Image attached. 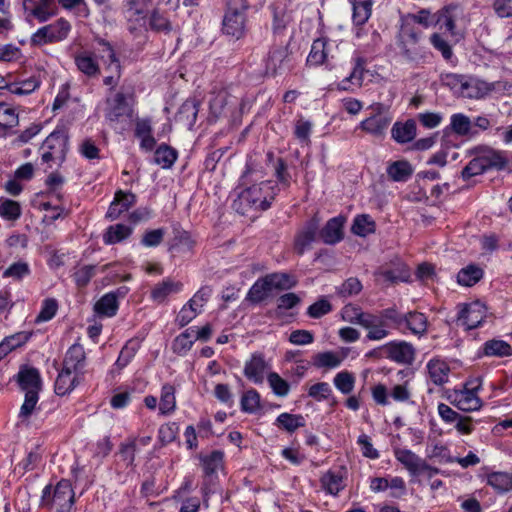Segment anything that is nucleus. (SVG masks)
<instances>
[{
    "label": "nucleus",
    "mask_w": 512,
    "mask_h": 512,
    "mask_svg": "<svg viewBox=\"0 0 512 512\" xmlns=\"http://www.w3.org/2000/svg\"><path fill=\"white\" fill-rule=\"evenodd\" d=\"M277 192V185L272 181H262L244 189L233 206L241 215H246L250 211H265L270 208Z\"/></svg>",
    "instance_id": "nucleus-1"
},
{
    "label": "nucleus",
    "mask_w": 512,
    "mask_h": 512,
    "mask_svg": "<svg viewBox=\"0 0 512 512\" xmlns=\"http://www.w3.org/2000/svg\"><path fill=\"white\" fill-rule=\"evenodd\" d=\"M423 33L415 27L404 26L396 37L399 56L407 63L419 65L432 58L430 50L422 44Z\"/></svg>",
    "instance_id": "nucleus-2"
},
{
    "label": "nucleus",
    "mask_w": 512,
    "mask_h": 512,
    "mask_svg": "<svg viewBox=\"0 0 512 512\" xmlns=\"http://www.w3.org/2000/svg\"><path fill=\"white\" fill-rule=\"evenodd\" d=\"M17 383L25 392V399L19 411V419L28 420L36 409L41 390V377L38 369L34 367H23L16 375Z\"/></svg>",
    "instance_id": "nucleus-3"
},
{
    "label": "nucleus",
    "mask_w": 512,
    "mask_h": 512,
    "mask_svg": "<svg viewBox=\"0 0 512 512\" xmlns=\"http://www.w3.org/2000/svg\"><path fill=\"white\" fill-rule=\"evenodd\" d=\"M249 0H228L222 21V31L236 40L245 36L247 31L246 11L250 8Z\"/></svg>",
    "instance_id": "nucleus-4"
},
{
    "label": "nucleus",
    "mask_w": 512,
    "mask_h": 512,
    "mask_svg": "<svg viewBox=\"0 0 512 512\" xmlns=\"http://www.w3.org/2000/svg\"><path fill=\"white\" fill-rule=\"evenodd\" d=\"M74 502L75 493L68 480H60L55 487L46 485L42 491L41 506L56 512H71Z\"/></svg>",
    "instance_id": "nucleus-5"
},
{
    "label": "nucleus",
    "mask_w": 512,
    "mask_h": 512,
    "mask_svg": "<svg viewBox=\"0 0 512 512\" xmlns=\"http://www.w3.org/2000/svg\"><path fill=\"white\" fill-rule=\"evenodd\" d=\"M71 30V23L61 17L51 24L38 28L30 37V45L41 47L62 42L68 38Z\"/></svg>",
    "instance_id": "nucleus-6"
},
{
    "label": "nucleus",
    "mask_w": 512,
    "mask_h": 512,
    "mask_svg": "<svg viewBox=\"0 0 512 512\" xmlns=\"http://www.w3.org/2000/svg\"><path fill=\"white\" fill-rule=\"evenodd\" d=\"M264 62L265 74L272 77L288 73L295 64L293 55L289 51L288 43L284 45H273Z\"/></svg>",
    "instance_id": "nucleus-7"
},
{
    "label": "nucleus",
    "mask_w": 512,
    "mask_h": 512,
    "mask_svg": "<svg viewBox=\"0 0 512 512\" xmlns=\"http://www.w3.org/2000/svg\"><path fill=\"white\" fill-rule=\"evenodd\" d=\"M343 318L351 324L360 325L368 329L367 339L374 341L384 339L385 332L382 329L376 328V324L380 322L376 318V314L364 312L360 307L348 304L343 308Z\"/></svg>",
    "instance_id": "nucleus-8"
},
{
    "label": "nucleus",
    "mask_w": 512,
    "mask_h": 512,
    "mask_svg": "<svg viewBox=\"0 0 512 512\" xmlns=\"http://www.w3.org/2000/svg\"><path fill=\"white\" fill-rule=\"evenodd\" d=\"M68 134L65 129H55L42 144V161L62 163L68 151Z\"/></svg>",
    "instance_id": "nucleus-9"
},
{
    "label": "nucleus",
    "mask_w": 512,
    "mask_h": 512,
    "mask_svg": "<svg viewBox=\"0 0 512 512\" xmlns=\"http://www.w3.org/2000/svg\"><path fill=\"white\" fill-rule=\"evenodd\" d=\"M164 0H125L124 16L128 22V29L134 32L145 26L148 17V8L159 5Z\"/></svg>",
    "instance_id": "nucleus-10"
},
{
    "label": "nucleus",
    "mask_w": 512,
    "mask_h": 512,
    "mask_svg": "<svg viewBox=\"0 0 512 512\" xmlns=\"http://www.w3.org/2000/svg\"><path fill=\"white\" fill-rule=\"evenodd\" d=\"M438 415L448 425H453L456 431L462 435H469L474 431V420L471 416L462 415L445 403L437 406Z\"/></svg>",
    "instance_id": "nucleus-11"
},
{
    "label": "nucleus",
    "mask_w": 512,
    "mask_h": 512,
    "mask_svg": "<svg viewBox=\"0 0 512 512\" xmlns=\"http://www.w3.org/2000/svg\"><path fill=\"white\" fill-rule=\"evenodd\" d=\"M457 321L467 330L476 329L486 318V307L479 301L459 304Z\"/></svg>",
    "instance_id": "nucleus-12"
},
{
    "label": "nucleus",
    "mask_w": 512,
    "mask_h": 512,
    "mask_svg": "<svg viewBox=\"0 0 512 512\" xmlns=\"http://www.w3.org/2000/svg\"><path fill=\"white\" fill-rule=\"evenodd\" d=\"M98 44L103 47L100 59L106 65L105 69L110 73L103 79V83L107 86L114 87L117 85L118 80L121 77L120 61L116 56L114 48L108 41L100 39L98 40Z\"/></svg>",
    "instance_id": "nucleus-13"
},
{
    "label": "nucleus",
    "mask_w": 512,
    "mask_h": 512,
    "mask_svg": "<svg viewBox=\"0 0 512 512\" xmlns=\"http://www.w3.org/2000/svg\"><path fill=\"white\" fill-rule=\"evenodd\" d=\"M382 349L388 359L398 364L410 365L415 360V348L406 341H391Z\"/></svg>",
    "instance_id": "nucleus-14"
},
{
    "label": "nucleus",
    "mask_w": 512,
    "mask_h": 512,
    "mask_svg": "<svg viewBox=\"0 0 512 512\" xmlns=\"http://www.w3.org/2000/svg\"><path fill=\"white\" fill-rule=\"evenodd\" d=\"M132 114L133 109L128 104L124 93L118 92L113 98L107 99V107L105 109L107 121L111 123L119 122L124 117L131 118Z\"/></svg>",
    "instance_id": "nucleus-15"
},
{
    "label": "nucleus",
    "mask_w": 512,
    "mask_h": 512,
    "mask_svg": "<svg viewBox=\"0 0 512 512\" xmlns=\"http://www.w3.org/2000/svg\"><path fill=\"white\" fill-rule=\"evenodd\" d=\"M269 369L270 365L266 361L264 354L255 352L251 355L250 359L245 362L243 373L249 381L254 384H261Z\"/></svg>",
    "instance_id": "nucleus-16"
},
{
    "label": "nucleus",
    "mask_w": 512,
    "mask_h": 512,
    "mask_svg": "<svg viewBox=\"0 0 512 512\" xmlns=\"http://www.w3.org/2000/svg\"><path fill=\"white\" fill-rule=\"evenodd\" d=\"M470 153H477L486 171L503 170L508 159L504 151L495 150L487 146H478L473 148Z\"/></svg>",
    "instance_id": "nucleus-17"
},
{
    "label": "nucleus",
    "mask_w": 512,
    "mask_h": 512,
    "mask_svg": "<svg viewBox=\"0 0 512 512\" xmlns=\"http://www.w3.org/2000/svg\"><path fill=\"white\" fill-rule=\"evenodd\" d=\"M375 0H348L352 6V22L356 26L355 37L361 38L364 33L363 25L372 15Z\"/></svg>",
    "instance_id": "nucleus-18"
},
{
    "label": "nucleus",
    "mask_w": 512,
    "mask_h": 512,
    "mask_svg": "<svg viewBox=\"0 0 512 512\" xmlns=\"http://www.w3.org/2000/svg\"><path fill=\"white\" fill-rule=\"evenodd\" d=\"M448 399L453 406L463 412L478 411L483 406V401L477 394L464 389L456 390Z\"/></svg>",
    "instance_id": "nucleus-19"
},
{
    "label": "nucleus",
    "mask_w": 512,
    "mask_h": 512,
    "mask_svg": "<svg viewBox=\"0 0 512 512\" xmlns=\"http://www.w3.org/2000/svg\"><path fill=\"white\" fill-rule=\"evenodd\" d=\"M346 218L344 216H336L329 219L324 227L319 231V236L325 244L335 245L344 237L343 227Z\"/></svg>",
    "instance_id": "nucleus-20"
},
{
    "label": "nucleus",
    "mask_w": 512,
    "mask_h": 512,
    "mask_svg": "<svg viewBox=\"0 0 512 512\" xmlns=\"http://www.w3.org/2000/svg\"><path fill=\"white\" fill-rule=\"evenodd\" d=\"M86 366V353L83 346L79 343L71 345L65 353L63 359V368L74 372V374H83Z\"/></svg>",
    "instance_id": "nucleus-21"
},
{
    "label": "nucleus",
    "mask_w": 512,
    "mask_h": 512,
    "mask_svg": "<svg viewBox=\"0 0 512 512\" xmlns=\"http://www.w3.org/2000/svg\"><path fill=\"white\" fill-rule=\"evenodd\" d=\"M135 195L130 192H124L119 190L115 193L114 200L110 204L106 213V218L110 220H116L122 213L128 211V209L135 204Z\"/></svg>",
    "instance_id": "nucleus-22"
},
{
    "label": "nucleus",
    "mask_w": 512,
    "mask_h": 512,
    "mask_svg": "<svg viewBox=\"0 0 512 512\" xmlns=\"http://www.w3.org/2000/svg\"><path fill=\"white\" fill-rule=\"evenodd\" d=\"M152 121L150 118H140L135 122L134 135L140 140V148L150 152L155 148L156 139L152 135Z\"/></svg>",
    "instance_id": "nucleus-23"
},
{
    "label": "nucleus",
    "mask_w": 512,
    "mask_h": 512,
    "mask_svg": "<svg viewBox=\"0 0 512 512\" xmlns=\"http://www.w3.org/2000/svg\"><path fill=\"white\" fill-rule=\"evenodd\" d=\"M489 82L467 75L460 96L469 99H482L489 95Z\"/></svg>",
    "instance_id": "nucleus-24"
},
{
    "label": "nucleus",
    "mask_w": 512,
    "mask_h": 512,
    "mask_svg": "<svg viewBox=\"0 0 512 512\" xmlns=\"http://www.w3.org/2000/svg\"><path fill=\"white\" fill-rule=\"evenodd\" d=\"M318 231L319 222L317 219L313 218L298 232L295 238L294 248L299 255H302L310 247L312 242H314Z\"/></svg>",
    "instance_id": "nucleus-25"
},
{
    "label": "nucleus",
    "mask_w": 512,
    "mask_h": 512,
    "mask_svg": "<svg viewBox=\"0 0 512 512\" xmlns=\"http://www.w3.org/2000/svg\"><path fill=\"white\" fill-rule=\"evenodd\" d=\"M376 318L380 320V322L376 324V328L382 329L385 332L384 338L389 334V331L386 329L387 326L395 329L404 327L405 314L400 313L396 307L383 309L379 315H376Z\"/></svg>",
    "instance_id": "nucleus-26"
},
{
    "label": "nucleus",
    "mask_w": 512,
    "mask_h": 512,
    "mask_svg": "<svg viewBox=\"0 0 512 512\" xmlns=\"http://www.w3.org/2000/svg\"><path fill=\"white\" fill-rule=\"evenodd\" d=\"M391 119L383 114H375L360 122L359 127L374 137L384 136Z\"/></svg>",
    "instance_id": "nucleus-27"
},
{
    "label": "nucleus",
    "mask_w": 512,
    "mask_h": 512,
    "mask_svg": "<svg viewBox=\"0 0 512 512\" xmlns=\"http://www.w3.org/2000/svg\"><path fill=\"white\" fill-rule=\"evenodd\" d=\"M77 69L88 77H96L100 74L99 64L92 52L82 51L74 56Z\"/></svg>",
    "instance_id": "nucleus-28"
},
{
    "label": "nucleus",
    "mask_w": 512,
    "mask_h": 512,
    "mask_svg": "<svg viewBox=\"0 0 512 512\" xmlns=\"http://www.w3.org/2000/svg\"><path fill=\"white\" fill-rule=\"evenodd\" d=\"M416 136V123L409 119L406 122H396L391 129V137L399 144L411 142Z\"/></svg>",
    "instance_id": "nucleus-29"
},
{
    "label": "nucleus",
    "mask_w": 512,
    "mask_h": 512,
    "mask_svg": "<svg viewBox=\"0 0 512 512\" xmlns=\"http://www.w3.org/2000/svg\"><path fill=\"white\" fill-rule=\"evenodd\" d=\"M414 169L407 160H397L388 164L386 173L388 177L394 182H407Z\"/></svg>",
    "instance_id": "nucleus-30"
},
{
    "label": "nucleus",
    "mask_w": 512,
    "mask_h": 512,
    "mask_svg": "<svg viewBox=\"0 0 512 512\" xmlns=\"http://www.w3.org/2000/svg\"><path fill=\"white\" fill-rule=\"evenodd\" d=\"M427 370L431 381L435 385L441 386L448 382L450 367L445 361L440 359H431L427 363Z\"/></svg>",
    "instance_id": "nucleus-31"
},
{
    "label": "nucleus",
    "mask_w": 512,
    "mask_h": 512,
    "mask_svg": "<svg viewBox=\"0 0 512 512\" xmlns=\"http://www.w3.org/2000/svg\"><path fill=\"white\" fill-rule=\"evenodd\" d=\"M183 284L179 281L175 282L170 278L164 279L162 282L155 285L151 291V298L156 302H163L170 294L181 292Z\"/></svg>",
    "instance_id": "nucleus-32"
},
{
    "label": "nucleus",
    "mask_w": 512,
    "mask_h": 512,
    "mask_svg": "<svg viewBox=\"0 0 512 512\" xmlns=\"http://www.w3.org/2000/svg\"><path fill=\"white\" fill-rule=\"evenodd\" d=\"M78 375L62 367L55 381V392L57 395L64 396L69 394L77 385Z\"/></svg>",
    "instance_id": "nucleus-33"
},
{
    "label": "nucleus",
    "mask_w": 512,
    "mask_h": 512,
    "mask_svg": "<svg viewBox=\"0 0 512 512\" xmlns=\"http://www.w3.org/2000/svg\"><path fill=\"white\" fill-rule=\"evenodd\" d=\"M487 485L498 494L508 493L512 490V473L491 472L487 474Z\"/></svg>",
    "instance_id": "nucleus-34"
},
{
    "label": "nucleus",
    "mask_w": 512,
    "mask_h": 512,
    "mask_svg": "<svg viewBox=\"0 0 512 512\" xmlns=\"http://www.w3.org/2000/svg\"><path fill=\"white\" fill-rule=\"evenodd\" d=\"M177 158V150L167 144H160L155 149L154 163L161 166L163 169H170L176 162Z\"/></svg>",
    "instance_id": "nucleus-35"
},
{
    "label": "nucleus",
    "mask_w": 512,
    "mask_h": 512,
    "mask_svg": "<svg viewBox=\"0 0 512 512\" xmlns=\"http://www.w3.org/2000/svg\"><path fill=\"white\" fill-rule=\"evenodd\" d=\"M449 127L458 136L473 137L477 134V131L473 130L470 118L463 113L453 114L450 119Z\"/></svg>",
    "instance_id": "nucleus-36"
},
{
    "label": "nucleus",
    "mask_w": 512,
    "mask_h": 512,
    "mask_svg": "<svg viewBox=\"0 0 512 512\" xmlns=\"http://www.w3.org/2000/svg\"><path fill=\"white\" fill-rule=\"evenodd\" d=\"M133 228L124 224H115L109 226L103 234V242L106 245H113L129 238Z\"/></svg>",
    "instance_id": "nucleus-37"
},
{
    "label": "nucleus",
    "mask_w": 512,
    "mask_h": 512,
    "mask_svg": "<svg viewBox=\"0 0 512 512\" xmlns=\"http://www.w3.org/2000/svg\"><path fill=\"white\" fill-rule=\"evenodd\" d=\"M404 327L415 335H423L427 331L428 319L424 313L410 311L405 314Z\"/></svg>",
    "instance_id": "nucleus-38"
},
{
    "label": "nucleus",
    "mask_w": 512,
    "mask_h": 512,
    "mask_svg": "<svg viewBox=\"0 0 512 512\" xmlns=\"http://www.w3.org/2000/svg\"><path fill=\"white\" fill-rule=\"evenodd\" d=\"M394 456L412 476H417V470L422 459L409 449L396 448Z\"/></svg>",
    "instance_id": "nucleus-39"
},
{
    "label": "nucleus",
    "mask_w": 512,
    "mask_h": 512,
    "mask_svg": "<svg viewBox=\"0 0 512 512\" xmlns=\"http://www.w3.org/2000/svg\"><path fill=\"white\" fill-rule=\"evenodd\" d=\"M275 426L289 433L305 426V418L301 414L281 413L275 420Z\"/></svg>",
    "instance_id": "nucleus-40"
},
{
    "label": "nucleus",
    "mask_w": 512,
    "mask_h": 512,
    "mask_svg": "<svg viewBox=\"0 0 512 512\" xmlns=\"http://www.w3.org/2000/svg\"><path fill=\"white\" fill-rule=\"evenodd\" d=\"M271 289L266 277L259 278L249 289L246 300L252 304H258L264 301L269 294Z\"/></svg>",
    "instance_id": "nucleus-41"
},
{
    "label": "nucleus",
    "mask_w": 512,
    "mask_h": 512,
    "mask_svg": "<svg viewBox=\"0 0 512 512\" xmlns=\"http://www.w3.org/2000/svg\"><path fill=\"white\" fill-rule=\"evenodd\" d=\"M485 356L506 357L512 355L511 345L504 340L492 339L486 341L482 346Z\"/></svg>",
    "instance_id": "nucleus-42"
},
{
    "label": "nucleus",
    "mask_w": 512,
    "mask_h": 512,
    "mask_svg": "<svg viewBox=\"0 0 512 512\" xmlns=\"http://www.w3.org/2000/svg\"><path fill=\"white\" fill-rule=\"evenodd\" d=\"M119 303L112 294H104L94 305V311L101 317H113L117 314Z\"/></svg>",
    "instance_id": "nucleus-43"
},
{
    "label": "nucleus",
    "mask_w": 512,
    "mask_h": 512,
    "mask_svg": "<svg viewBox=\"0 0 512 512\" xmlns=\"http://www.w3.org/2000/svg\"><path fill=\"white\" fill-rule=\"evenodd\" d=\"M176 409L175 388L166 383L161 388L159 411L162 415H169Z\"/></svg>",
    "instance_id": "nucleus-44"
},
{
    "label": "nucleus",
    "mask_w": 512,
    "mask_h": 512,
    "mask_svg": "<svg viewBox=\"0 0 512 512\" xmlns=\"http://www.w3.org/2000/svg\"><path fill=\"white\" fill-rule=\"evenodd\" d=\"M31 336V332L21 331L5 337L3 341L0 343V353H2V355L5 357L14 349L27 343Z\"/></svg>",
    "instance_id": "nucleus-45"
},
{
    "label": "nucleus",
    "mask_w": 512,
    "mask_h": 512,
    "mask_svg": "<svg viewBox=\"0 0 512 512\" xmlns=\"http://www.w3.org/2000/svg\"><path fill=\"white\" fill-rule=\"evenodd\" d=\"M483 277V270L474 264L462 268L457 274V282L462 286H473Z\"/></svg>",
    "instance_id": "nucleus-46"
},
{
    "label": "nucleus",
    "mask_w": 512,
    "mask_h": 512,
    "mask_svg": "<svg viewBox=\"0 0 512 512\" xmlns=\"http://www.w3.org/2000/svg\"><path fill=\"white\" fill-rule=\"evenodd\" d=\"M195 332L196 327H190L178 335L173 342V351L179 355L187 353L197 340Z\"/></svg>",
    "instance_id": "nucleus-47"
},
{
    "label": "nucleus",
    "mask_w": 512,
    "mask_h": 512,
    "mask_svg": "<svg viewBox=\"0 0 512 512\" xmlns=\"http://www.w3.org/2000/svg\"><path fill=\"white\" fill-rule=\"evenodd\" d=\"M265 277L269 283L271 291L288 290L294 287L296 284L294 278L290 274L284 272L270 273Z\"/></svg>",
    "instance_id": "nucleus-48"
},
{
    "label": "nucleus",
    "mask_w": 512,
    "mask_h": 512,
    "mask_svg": "<svg viewBox=\"0 0 512 512\" xmlns=\"http://www.w3.org/2000/svg\"><path fill=\"white\" fill-rule=\"evenodd\" d=\"M22 7L27 21H30L29 18L32 17L39 23H45L53 17V13H45L41 9L38 0H22Z\"/></svg>",
    "instance_id": "nucleus-49"
},
{
    "label": "nucleus",
    "mask_w": 512,
    "mask_h": 512,
    "mask_svg": "<svg viewBox=\"0 0 512 512\" xmlns=\"http://www.w3.org/2000/svg\"><path fill=\"white\" fill-rule=\"evenodd\" d=\"M323 490L331 495H338L344 489L343 477L333 471L326 472L320 479Z\"/></svg>",
    "instance_id": "nucleus-50"
},
{
    "label": "nucleus",
    "mask_w": 512,
    "mask_h": 512,
    "mask_svg": "<svg viewBox=\"0 0 512 512\" xmlns=\"http://www.w3.org/2000/svg\"><path fill=\"white\" fill-rule=\"evenodd\" d=\"M327 44V40L323 38L314 40L307 57V62L316 66L323 64L327 59Z\"/></svg>",
    "instance_id": "nucleus-51"
},
{
    "label": "nucleus",
    "mask_w": 512,
    "mask_h": 512,
    "mask_svg": "<svg viewBox=\"0 0 512 512\" xmlns=\"http://www.w3.org/2000/svg\"><path fill=\"white\" fill-rule=\"evenodd\" d=\"M375 222L367 214L357 215L354 218L351 231L358 236L365 237L375 232Z\"/></svg>",
    "instance_id": "nucleus-52"
},
{
    "label": "nucleus",
    "mask_w": 512,
    "mask_h": 512,
    "mask_svg": "<svg viewBox=\"0 0 512 512\" xmlns=\"http://www.w3.org/2000/svg\"><path fill=\"white\" fill-rule=\"evenodd\" d=\"M342 359L332 351L317 353L313 356V365L316 368L333 369L341 365Z\"/></svg>",
    "instance_id": "nucleus-53"
},
{
    "label": "nucleus",
    "mask_w": 512,
    "mask_h": 512,
    "mask_svg": "<svg viewBox=\"0 0 512 512\" xmlns=\"http://www.w3.org/2000/svg\"><path fill=\"white\" fill-rule=\"evenodd\" d=\"M19 123V117L15 108L7 103H0V129L7 130L14 128Z\"/></svg>",
    "instance_id": "nucleus-54"
},
{
    "label": "nucleus",
    "mask_w": 512,
    "mask_h": 512,
    "mask_svg": "<svg viewBox=\"0 0 512 512\" xmlns=\"http://www.w3.org/2000/svg\"><path fill=\"white\" fill-rule=\"evenodd\" d=\"M435 26H438L440 30L448 32L451 36H456L455 19L449 8H443L436 12Z\"/></svg>",
    "instance_id": "nucleus-55"
},
{
    "label": "nucleus",
    "mask_w": 512,
    "mask_h": 512,
    "mask_svg": "<svg viewBox=\"0 0 512 512\" xmlns=\"http://www.w3.org/2000/svg\"><path fill=\"white\" fill-rule=\"evenodd\" d=\"M31 274V269L26 261L19 260L12 263L7 269L4 270L3 278H12L15 281H21Z\"/></svg>",
    "instance_id": "nucleus-56"
},
{
    "label": "nucleus",
    "mask_w": 512,
    "mask_h": 512,
    "mask_svg": "<svg viewBox=\"0 0 512 512\" xmlns=\"http://www.w3.org/2000/svg\"><path fill=\"white\" fill-rule=\"evenodd\" d=\"M224 453L219 450L212 451L209 455L201 457L203 470L206 476H210L222 466Z\"/></svg>",
    "instance_id": "nucleus-57"
},
{
    "label": "nucleus",
    "mask_w": 512,
    "mask_h": 512,
    "mask_svg": "<svg viewBox=\"0 0 512 512\" xmlns=\"http://www.w3.org/2000/svg\"><path fill=\"white\" fill-rule=\"evenodd\" d=\"M334 386L342 394H350L355 386V376L349 371H341L337 373L333 379Z\"/></svg>",
    "instance_id": "nucleus-58"
},
{
    "label": "nucleus",
    "mask_w": 512,
    "mask_h": 512,
    "mask_svg": "<svg viewBox=\"0 0 512 512\" xmlns=\"http://www.w3.org/2000/svg\"><path fill=\"white\" fill-rule=\"evenodd\" d=\"M0 216L8 221H15L21 216V206L11 199H0Z\"/></svg>",
    "instance_id": "nucleus-59"
},
{
    "label": "nucleus",
    "mask_w": 512,
    "mask_h": 512,
    "mask_svg": "<svg viewBox=\"0 0 512 512\" xmlns=\"http://www.w3.org/2000/svg\"><path fill=\"white\" fill-rule=\"evenodd\" d=\"M96 275V265H84L75 269L72 274L77 287H86L91 279Z\"/></svg>",
    "instance_id": "nucleus-60"
},
{
    "label": "nucleus",
    "mask_w": 512,
    "mask_h": 512,
    "mask_svg": "<svg viewBox=\"0 0 512 512\" xmlns=\"http://www.w3.org/2000/svg\"><path fill=\"white\" fill-rule=\"evenodd\" d=\"M366 60L363 57H357L353 66V70L348 77L342 80V87L347 88V83L360 86L363 81Z\"/></svg>",
    "instance_id": "nucleus-61"
},
{
    "label": "nucleus",
    "mask_w": 512,
    "mask_h": 512,
    "mask_svg": "<svg viewBox=\"0 0 512 512\" xmlns=\"http://www.w3.org/2000/svg\"><path fill=\"white\" fill-rule=\"evenodd\" d=\"M260 408V394L255 389H249L242 395L241 410L253 414Z\"/></svg>",
    "instance_id": "nucleus-62"
},
{
    "label": "nucleus",
    "mask_w": 512,
    "mask_h": 512,
    "mask_svg": "<svg viewBox=\"0 0 512 512\" xmlns=\"http://www.w3.org/2000/svg\"><path fill=\"white\" fill-rule=\"evenodd\" d=\"M312 128L313 123L311 121L300 117L294 124V136L300 143L309 144Z\"/></svg>",
    "instance_id": "nucleus-63"
},
{
    "label": "nucleus",
    "mask_w": 512,
    "mask_h": 512,
    "mask_svg": "<svg viewBox=\"0 0 512 512\" xmlns=\"http://www.w3.org/2000/svg\"><path fill=\"white\" fill-rule=\"evenodd\" d=\"M267 381L273 393L279 397H285L290 391L289 383L284 380L278 373L270 372L267 374Z\"/></svg>",
    "instance_id": "nucleus-64"
}]
</instances>
